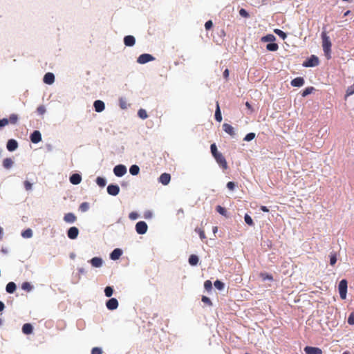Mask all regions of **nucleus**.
<instances>
[{
	"instance_id": "obj_1",
	"label": "nucleus",
	"mask_w": 354,
	"mask_h": 354,
	"mask_svg": "<svg viewBox=\"0 0 354 354\" xmlns=\"http://www.w3.org/2000/svg\"><path fill=\"white\" fill-rule=\"evenodd\" d=\"M322 47L323 50L325 53L326 57L328 59H330V48H331V42L329 37L326 35V32L322 33Z\"/></svg>"
},
{
	"instance_id": "obj_2",
	"label": "nucleus",
	"mask_w": 354,
	"mask_h": 354,
	"mask_svg": "<svg viewBox=\"0 0 354 354\" xmlns=\"http://www.w3.org/2000/svg\"><path fill=\"white\" fill-rule=\"evenodd\" d=\"M347 284L348 282L346 279H342L340 281L338 285V290L340 298L342 299H345L346 297L347 293Z\"/></svg>"
},
{
	"instance_id": "obj_3",
	"label": "nucleus",
	"mask_w": 354,
	"mask_h": 354,
	"mask_svg": "<svg viewBox=\"0 0 354 354\" xmlns=\"http://www.w3.org/2000/svg\"><path fill=\"white\" fill-rule=\"evenodd\" d=\"M319 64V59L315 55H311L307 60L303 63L304 67H314Z\"/></svg>"
},
{
	"instance_id": "obj_4",
	"label": "nucleus",
	"mask_w": 354,
	"mask_h": 354,
	"mask_svg": "<svg viewBox=\"0 0 354 354\" xmlns=\"http://www.w3.org/2000/svg\"><path fill=\"white\" fill-rule=\"evenodd\" d=\"M147 225L145 221H139L136 225V230L139 234H144L147 231Z\"/></svg>"
},
{
	"instance_id": "obj_5",
	"label": "nucleus",
	"mask_w": 354,
	"mask_h": 354,
	"mask_svg": "<svg viewBox=\"0 0 354 354\" xmlns=\"http://www.w3.org/2000/svg\"><path fill=\"white\" fill-rule=\"evenodd\" d=\"M114 174L118 177H122L127 173V168L123 165H116L113 169Z\"/></svg>"
},
{
	"instance_id": "obj_6",
	"label": "nucleus",
	"mask_w": 354,
	"mask_h": 354,
	"mask_svg": "<svg viewBox=\"0 0 354 354\" xmlns=\"http://www.w3.org/2000/svg\"><path fill=\"white\" fill-rule=\"evenodd\" d=\"M154 59H155V57H153L151 55L145 53V54L140 55L138 57L137 62L139 64H143L147 63L149 62L153 61Z\"/></svg>"
},
{
	"instance_id": "obj_7",
	"label": "nucleus",
	"mask_w": 354,
	"mask_h": 354,
	"mask_svg": "<svg viewBox=\"0 0 354 354\" xmlns=\"http://www.w3.org/2000/svg\"><path fill=\"white\" fill-rule=\"evenodd\" d=\"M214 158L216 160L217 163L220 165V167H221L223 169H227V163L226 162L225 157L223 156L221 153L217 154Z\"/></svg>"
},
{
	"instance_id": "obj_8",
	"label": "nucleus",
	"mask_w": 354,
	"mask_h": 354,
	"mask_svg": "<svg viewBox=\"0 0 354 354\" xmlns=\"http://www.w3.org/2000/svg\"><path fill=\"white\" fill-rule=\"evenodd\" d=\"M106 306L109 310H115L118 307V301L115 298H111L106 301Z\"/></svg>"
},
{
	"instance_id": "obj_9",
	"label": "nucleus",
	"mask_w": 354,
	"mask_h": 354,
	"mask_svg": "<svg viewBox=\"0 0 354 354\" xmlns=\"http://www.w3.org/2000/svg\"><path fill=\"white\" fill-rule=\"evenodd\" d=\"M107 192L111 196H117L120 192V187L117 185H109L107 187Z\"/></svg>"
},
{
	"instance_id": "obj_10",
	"label": "nucleus",
	"mask_w": 354,
	"mask_h": 354,
	"mask_svg": "<svg viewBox=\"0 0 354 354\" xmlns=\"http://www.w3.org/2000/svg\"><path fill=\"white\" fill-rule=\"evenodd\" d=\"M79 234V230L76 227H71L67 232L68 237L71 239H75Z\"/></svg>"
},
{
	"instance_id": "obj_11",
	"label": "nucleus",
	"mask_w": 354,
	"mask_h": 354,
	"mask_svg": "<svg viewBox=\"0 0 354 354\" xmlns=\"http://www.w3.org/2000/svg\"><path fill=\"white\" fill-rule=\"evenodd\" d=\"M304 351L306 354H322V351L317 347L306 346Z\"/></svg>"
},
{
	"instance_id": "obj_12",
	"label": "nucleus",
	"mask_w": 354,
	"mask_h": 354,
	"mask_svg": "<svg viewBox=\"0 0 354 354\" xmlns=\"http://www.w3.org/2000/svg\"><path fill=\"white\" fill-rule=\"evenodd\" d=\"M30 140L32 143H38L41 140V133L35 130L33 131V133L30 135Z\"/></svg>"
},
{
	"instance_id": "obj_13",
	"label": "nucleus",
	"mask_w": 354,
	"mask_h": 354,
	"mask_svg": "<svg viewBox=\"0 0 354 354\" xmlns=\"http://www.w3.org/2000/svg\"><path fill=\"white\" fill-rule=\"evenodd\" d=\"M93 106L96 112H102L105 109V104L102 100H95L93 103Z\"/></svg>"
},
{
	"instance_id": "obj_14",
	"label": "nucleus",
	"mask_w": 354,
	"mask_h": 354,
	"mask_svg": "<svg viewBox=\"0 0 354 354\" xmlns=\"http://www.w3.org/2000/svg\"><path fill=\"white\" fill-rule=\"evenodd\" d=\"M171 180V176L169 174L163 173L160 175L159 178V181L164 185H167L169 184Z\"/></svg>"
},
{
	"instance_id": "obj_15",
	"label": "nucleus",
	"mask_w": 354,
	"mask_h": 354,
	"mask_svg": "<svg viewBox=\"0 0 354 354\" xmlns=\"http://www.w3.org/2000/svg\"><path fill=\"white\" fill-rule=\"evenodd\" d=\"M77 220L76 216L73 213H67L64 216V221L68 223H73Z\"/></svg>"
},
{
	"instance_id": "obj_16",
	"label": "nucleus",
	"mask_w": 354,
	"mask_h": 354,
	"mask_svg": "<svg viewBox=\"0 0 354 354\" xmlns=\"http://www.w3.org/2000/svg\"><path fill=\"white\" fill-rule=\"evenodd\" d=\"M290 84L292 86L300 87L304 84V79L301 77H296L291 81Z\"/></svg>"
},
{
	"instance_id": "obj_17",
	"label": "nucleus",
	"mask_w": 354,
	"mask_h": 354,
	"mask_svg": "<svg viewBox=\"0 0 354 354\" xmlns=\"http://www.w3.org/2000/svg\"><path fill=\"white\" fill-rule=\"evenodd\" d=\"M18 147L17 142L14 139H10L7 142V149L10 151H15Z\"/></svg>"
},
{
	"instance_id": "obj_18",
	"label": "nucleus",
	"mask_w": 354,
	"mask_h": 354,
	"mask_svg": "<svg viewBox=\"0 0 354 354\" xmlns=\"http://www.w3.org/2000/svg\"><path fill=\"white\" fill-rule=\"evenodd\" d=\"M44 82L47 84H52L55 82V75L52 73H47L44 77Z\"/></svg>"
},
{
	"instance_id": "obj_19",
	"label": "nucleus",
	"mask_w": 354,
	"mask_h": 354,
	"mask_svg": "<svg viewBox=\"0 0 354 354\" xmlns=\"http://www.w3.org/2000/svg\"><path fill=\"white\" fill-rule=\"evenodd\" d=\"M223 129L225 132H226L231 136H234L235 135L234 129L232 125H230L227 123H224L223 124Z\"/></svg>"
},
{
	"instance_id": "obj_20",
	"label": "nucleus",
	"mask_w": 354,
	"mask_h": 354,
	"mask_svg": "<svg viewBox=\"0 0 354 354\" xmlns=\"http://www.w3.org/2000/svg\"><path fill=\"white\" fill-rule=\"evenodd\" d=\"M124 43L127 46H133L136 43L135 37L131 35L125 36Z\"/></svg>"
},
{
	"instance_id": "obj_21",
	"label": "nucleus",
	"mask_w": 354,
	"mask_h": 354,
	"mask_svg": "<svg viewBox=\"0 0 354 354\" xmlns=\"http://www.w3.org/2000/svg\"><path fill=\"white\" fill-rule=\"evenodd\" d=\"M122 254V250H120L119 248H116V249L113 250V252L111 253L110 258L112 260H117L121 257Z\"/></svg>"
},
{
	"instance_id": "obj_22",
	"label": "nucleus",
	"mask_w": 354,
	"mask_h": 354,
	"mask_svg": "<svg viewBox=\"0 0 354 354\" xmlns=\"http://www.w3.org/2000/svg\"><path fill=\"white\" fill-rule=\"evenodd\" d=\"M102 259L100 257H93L91 259L90 263L95 268H100L102 265Z\"/></svg>"
},
{
	"instance_id": "obj_23",
	"label": "nucleus",
	"mask_w": 354,
	"mask_h": 354,
	"mask_svg": "<svg viewBox=\"0 0 354 354\" xmlns=\"http://www.w3.org/2000/svg\"><path fill=\"white\" fill-rule=\"evenodd\" d=\"M82 180V177L78 174H74L70 177V182L73 185H78Z\"/></svg>"
},
{
	"instance_id": "obj_24",
	"label": "nucleus",
	"mask_w": 354,
	"mask_h": 354,
	"mask_svg": "<svg viewBox=\"0 0 354 354\" xmlns=\"http://www.w3.org/2000/svg\"><path fill=\"white\" fill-rule=\"evenodd\" d=\"M22 331L24 334L29 335L33 331L32 326L30 324H25L22 327Z\"/></svg>"
},
{
	"instance_id": "obj_25",
	"label": "nucleus",
	"mask_w": 354,
	"mask_h": 354,
	"mask_svg": "<svg viewBox=\"0 0 354 354\" xmlns=\"http://www.w3.org/2000/svg\"><path fill=\"white\" fill-rule=\"evenodd\" d=\"M275 40H276L275 36L272 34H268V35L263 36L261 38V41H262V42H273Z\"/></svg>"
},
{
	"instance_id": "obj_26",
	"label": "nucleus",
	"mask_w": 354,
	"mask_h": 354,
	"mask_svg": "<svg viewBox=\"0 0 354 354\" xmlns=\"http://www.w3.org/2000/svg\"><path fill=\"white\" fill-rule=\"evenodd\" d=\"M17 288V286L14 282H9L6 287V292L8 293H13Z\"/></svg>"
},
{
	"instance_id": "obj_27",
	"label": "nucleus",
	"mask_w": 354,
	"mask_h": 354,
	"mask_svg": "<svg viewBox=\"0 0 354 354\" xmlns=\"http://www.w3.org/2000/svg\"><path fill=\"white\" fill-rule=\"evenodd\" d=\"M215 119L216 121H218L219 122H221V120H222V115H221V110H220V107H219V104H218V102H216V109L215 111Z\"/></svg>"
},
{
	"instance_id": "obj_28",
	"label": "nucleus",
	"mask_w": 354,
	"mask_h": 354,
	"mask_svg": "<svg viewBox=\"0 0 354 354\" xmlns=\"http://www.w3.org/2000/svg\"><path fill=\"white\" fill-rule=\"evenodd\" d=\"M198 263V257L195 254H191L189 257V263L191 266H196Z\"/></svg>"
},
{
	"instance_id": "obj_29",
	"label": "nucleus",
	"mask_w": 354,
	"mask_h": 354,
	"mask_svg": "<svg viewBox=\"0 0 354 354\" xmlns=\"http://www.w3.org/2000/svg\"><path fill=\"white\" fill-rule=\"evenodd\" d=\"M12 165L13 161L10 158H5L3 161V166L6 169H10L12 166Z\"/></svg>"
},
{
	"instance_id": "obj_30",
	"label": "nucleus",
	"mask_w": 354,
	"mask_h": 354,
	"mask_svg": "<svg viewBox=\"0 0 354 354\" xmlns=\"http://www.w3.org/2000/svg\"><path fill=\"white\" fill-rule=\"evenodd\" d=\"M139 171H140V168L138 165H136L131 166V167L129 169V172L133 176H136V175L138 174Z\"/></svg>"
},
{
	"instance_id": "obj_31",
	"label": "nucleus",
	"mask_w": 354,
	"mask_h": 354,
	"mask_svg": "<svg viewBox=\"0 0 354 354\" xmlns=\"http://www.w3.org/2000/svg\"><path fill=\"white\" fill-rule=\"evenodd\" d=\"M278 48L279 46L276 43H270L266 46V49L269 51H277Z\"/></svg>"
},
{
	"instance_id": "obj_32",
	"label": "nucleus",
	"mask_w": 354,
	"mask_h": 354,
	"mask_svg": "<svg viewBox=\"0 0 354 354\" xmlns=\"http://www.w3.org/2000/svg\"><path fill=\"white\" fill-rule=\"evenodd\" d=\"M9 123L15 124L18 121V115L17 114H11L8 119Z\"/></svg>"
},
{
	"instance_id": "obj_33",
	"label": "nucleus",
	"mask_w": 354,
	"mask_h": 354,
	"mask_svg": "<svg viewBox=\"0 0 354 354\" xmlns=\"http://www.w3.org/2000/svg\"><path fill=\"white\" fill-rule=\"evenodd\" d=\"M314 89H315V88H314V87H313V86H310V87H307V88H306L303 91V92H302V93H301L302 97H306V96H307V95H310V93H312V92L313 91V90H314Z\"/></svg>"
},
{
	"instance_id": "obj_34",
	"label": "nucleus",
	"mask_w": 354,
	"mask_h": 354,
	"mask_svg": "<svg viewBox=\"0 0 354 354\" xmlns=\"http://www.w3.org/2000/svg\"><path fill=\"white\" fill-rule=\"evenodd\" d=\"M138 115L141 119L143 120L146 119L148 117L147 111L143 109H140L138 110Z\"/></svg>"
},
{
	"instance_id": "obj_35",
	"label": "nucleus",
	"mask_w": 354,
	"mask_h": 354,
	"mask_svg": "<svg viewBox=\"0 0 354 354\" xmlns=\"http://www.w3.org/2000/svg\"><path fill=\"white\" fill-rule=\"evenodd\" d=\"M21 236L24 238H30V237H32V230L31 229H27V230H24V232H22Z\"/></svg>"
},
{
	"instance_id": "obj_36",
	"label": "nucleus",
	"mask_w": 354,
	"mask_h": 354,
	"mask_svg": "<svg viewBox=\"0 0 354 354\" xmlns=\"http://www.w3.org/2000/svg\"><path fill=\"white\" fill-rule=\"evenodd\" d=\"M80 210L82 212H86L89 209V204L87 202L81 203L79 207Z\"/></svg>"
},
{
	"instance_id": "obj_37",
	"label": "nucleus",
	"mask_w": 354,
	"mask_h": 354,
	"mask_svg": "<svg viewBox=\"0 0 354 354\" xmlns=\"http://www.w3.org/2000/svg\"><path fill=\"white\" fill-rule=\"evenodd\" d=\"M214 287L219 290H223L225 286L224 283L219 280L215 281L214 283Z\"/></svg>"
},
{
	"instance_id": "obj_38",
	"label": "nucleus",
	"mask_w": 354,
	"mask_h": 354,
	"mask_svg": "<svg viewBox=\"0 0 354 354\" xmlns=\"http://www.w3.org/2000/svg\"><path fill=\"white\" fill-rule=\"evenodd\" d=\"M21 288L27 292H30L32 289V286L28 282H24Z\"/></svg>"
},
{
	"instance_id": "obj_39",
	"label": "nucleus",
	"mask_w": 354,
	"mask_h": 354,
	"mask_svg": "<svg viewBox=\"0 0 354 354\" xmlns=\"http://www.w3.org/2000/svg\"><path fill=\"white\" fill-rule=\"evenodd\" d=\"M274 32L283 39H285L287 37L286 34L280 29H274Z\"/></svg>"
},
{
	"instance_id": "obj_40",
	"label": "nucleus",
	"mask_w": 354,
	"mask_h": 354,
	"mask_svg": "<svg viewBox=\"0 0 354 354\" xmlns=\"http://www.w3.org/2000/svg\"><path fill=\"white\" fill-rule=\"evenodd\" d=\"M113 290L112 288V287L111 286H106L104 289V293H105V295L107 297H110L112 296L113 295Z\"/></svg>"
},
{
	"instance_id": "obj_41",
	"label": "nucleus",
	"mask_w": 354,
	"mask_h": 354,
	"mask_svg": "<svg viewBox=\"0 0 354 354\" xmlns=\"http://www.w3.org/2000/svg\"><path fill=\"white\" fill-rule=\"evenodd\" d=\"M260 276L262 278V279L264 281L265 280H270V281L273 280V277L271 274L266 273V272L261 273Z\"/></svg>"
},
{
	"instance_id": "obj_42",
	"label": "nucleus",
	"mask_w": 354,
	"mask_h": 354,
	"mask_svg": "<svg viewBox=\"0 0 354 354\" xmlns=\"http://www.w3.org/2000/svg\"><path fill=\"white\" fill-rule=\"evenodd\" d=\"M245 222L250 226L254 225V222L252 218L248 214H245L244 216Z\"/></svg>"
},
{
	"instance_id": "obj_43",
	"label": "nucleus",
	"mask_w": 354,
	"mask_h": 354,
	"mask_svg": "<svg viewBox=\"0 0 354 354\" xmlns=\"http://www.w3.org/2000/svg\"><path fill=\"white\" fill-rule=\"evenodd\" d=\"M195 231L199 234V236L202 240L206 239L205 232L203 229L196 228Z\"/></svg>"
},
{
	"instance_id": "obj_44",
	"label": "nucleus",
	"mask_w": 354,
	"mask_h": 354,
	"mask_svg": "<svg viewBox=\"0 0 354 354\" xmlns=\"http://www.w3.org/2000/svg\"><path fill=\"white\" fill-rule=\"evenodd\" d=\"M96 183L100 187H104L106 185L105 179L102 177H97L96 179Z\"/></svg>"
},
{
	"instance_id": "obj_45",
	"label": "nucleus",
	"mask_w": 354,
	"mask_h": 354,
	"mask_svg": "<svg viewBox=\"0 0 354 354\" xmlns=\"http://www.w3.org/2000/svg\"><path fill=\"white\" fill-rule=\"evenodd\" d=\"M216 209L220 214L226 216L227 211L224 207H221V205H218L216 207Z\"/></svg>"
},
{
	"instance_id": "obj_46",
	"label": "nucleus",
	"mask_w": 354,
	"mask_h": 354,
	"mask_svg": "<svg viewBox=\"0 0 354 354\" xmlns=\"http://www.w3.org/2000/svg\"><path fill=\"white\" fill-rule=\"evenodd\" d=\"M210 148H211V152L214 157L216 156L217 154L220 153V152L218 151L217 147L214 143L211 145Z\"/></svg>"
},
{
	"instance_id": "obj_47",
	"label": "nucleus",
	"mask_w": 354,
	"mask_h": 354,
	"mask_svg": "<svg viewBox=\"0 0 354 354\" xmlns=\"http://www.w3.org/2000/svg\"><path fill=\"white\" fill-rule=\"evenodd\" d=\"M255 138V133H248L245 137L244 138V140L249 142L253 140Z\"/></svg>"
},
{
	"instance_id": "obj_48",
	"label": "nucleus",
	"mask_w": 354,
	"mask_h": 354,
	"mask_svg": "<svg viewBox=\"0 0 354 354\" xmlns=\"http://www.w3.org/2000/svg\"><path fill=\"white\" fill-rule=\"evenodd\" d=\"M239 15L244 18H248L250 17L248 12L243 8L239 10Z\"/></svg>"
},
{
	"instance_id": "obj_49",
	"label": "nucleus",
	"mask_w": 354,
	"mask_h": 354,
	"mask_svg": "<svg viewBox=\"0 0 354 354\" xmlns=\"http://www.w3.org/2000/svg\"><path fill=\"white\" fill-rule=\"evenodd\" d=\"M204 287L207 291L210 290L212 287V282L209 280L205 281L204 283Z\"/></svg>"
},
{
	"instance_id": "obj_50",
	"label": "nucleus",
	"mask_w": 354,
	"mask_h": 354,
	"mask_svg": "<svg viewBox=\"0 0 354 354\" xmlns=\"http://www.w3.org/2000/svg\"><path fill=\"white\" fill-rule=\"evenodd\" d=\"M354 93V85L349 86L346 90V96H350Z\"/></svg>"
},
{
	"instance_id": "obj_51",
	"label": "nucleus",
	"mask_w": 354,
	"mask_h": 354,
	"mask_svg": "<svg viewBox=\"0 0 354 354\" xmlns=\"http://www.w3.org/2000/svg\"><path fill=\"white\" fill-rule=\"evenodd\" d=\"M347 322L350 325H354V313L349 315Z\"/></svg>"
},
{
	"instance_id": "obj_52",
	"label": "nucleus",
	"mask_w": 354,
	"mask_h": 354,
	"mask_svg": "<svg viewBox=\"0 0 354 354\" xmlns=\"http://www.w3.org/2000/svg\"><path fill=\"white\" fill-rule=\"evenodd\" d=\"M37 111L38 114L43 115L46 112V108L44 107V106L41 105L37 107Z\"/></svg>"
},
{
	"instance_id": "obj_53",
	"label": "nucleus",
	"mask_w": 354,
	"mask_h": 354,
	"mask_svg": "<svg viewBox=\"0 0 354 354\" xmlns=\"http://www.w3.org/2000/svg\"><path fill=\"white\" fill-rule=\"evenodd\" d=\"M102 351L99 347H94V348H93V349L91 351V354H102Z\"/></svg>"
},
{
	"instance_id": "obj_54",
	"label": "nucleus",
	"mask_w": 354,
	"mask_h": 354,
	"mask_svg": "<svg viewBox=\"0 0 354 354\" xmlns=\"http://www.w3.org/2000/svg\"><path fill=\"white\" fill-rule=\"evenodd\" d=\"M201 300L203 302H204L205 304H206L209 306L212 305V301H211L210 299L206 296H203Z\"/></svg>"
},
{
	"instance_id": "obj_55",
	"label": "nucleus",
	"mask_w": 354,
	"mask_h": 354,
	"mask_svg": "<svg viewBox=\"0 0 354 354\" xmlns=\"http://www.w3.org/2000/svg\"><path fill=\"white\" fill-rule=\"evenodd\" d=\"M336 262H337L336 255L335 254H331L330 257V264L331 266H334Z\"/></svg>"
},
{
	"instance_id": "obj_56",
	"label": "nucleus",
	"mask_w": 354,
	"mask_h": 354,
	"mask_svg": "<svg viewBox=\"0 0 354 354\" xmlns=\"http://www.w3.org/2000/svg\"><path fill=\"white\" fill-rule=\"evenodd\" d=\"M8 124H9L8 119L3 118V119L0 120V128L3 127Z\"/></svg>"
},
{
	"instance_id": "obj_57",
	"label": "nucleus",
	"mask_w": 354,
	"mask_h": 354,
	"mask_svg": "<svg viewBox=\"0 0 354 354\" xmlns=\"http://www.w3.org/2000/svg\"><path fill=\"white\" fill-rule=\"evenodd\" d=\"M129 217L131 220H136L138 218V214L135 212H132L129 214Z\"/></svg>"
},
{
	"instance_id": "obj_58",
	"label": "nucleus",
	"mask_w": 354,
	"mask_h": 354,
	"mask_svg": "<svg viewBox=\"0 0 354 354\" xmlns=\"http://www.w3.org/2000/svg\"><path fill=\"white\" fill-rule=\"evenodd\" d=\"M24 187L26 190L29 191L32 189V183H30L29 181L26 180L24 182Z\"/></svg>"
},
{
	"instance_id": "obj_59",
	"label": "nucleus",
	"mask_w": 354,
	"mask_h": 354,
	"mask_svg": "<svg viewBox=\"0 0 354 354\" xmlns=\"http://www.w3.org/2000/svg\"><path fill=\"white\" fill-rule=\"evenodd\" d=\"M213 26V23L211 20H209L207 21L205 24V28L206 30H209Z\"/></svg>"
},
{
	"instance_id": "obj_60",
	"label": "nucleus",
	"mask_w": 354,
	"mask_h": 354,
	"mask_svg": "<svg viewBox=\"0 0 354 354\" xmlns=\"http://www.w3.org/2000/svg\"><path fill=\"white\" fill-rule=\"evenodd\" d=\"M152 213L150 211H147L144 214V218L146 219H149L152 217Z\"/></svg>"
},
{
	"instance_id": "obj_61",
	"label": "nucleus",
	"mask_w": 354,
	"mask_h": 354,
	"mask_svg": "<svg viewBox=\"0 0 354 354\" xmlns=\"http://www.w3.org/2000/svg\"><path fill=\"white\" fill-rule=\"evenodd\" d=\"M234 187L235 185L233 182L230 181L227 183V187L230 190H233L234 189Z\"/></svg>"
},
{
	"instance_id": "obj_62",
	"label": "nucleus",
	"mask_w": 354,
	"mask_h": 354,
	"mask_svg": "<svg viewBox=\"0 0 354 354\" xmlns=\"http://www.w3.org/2000/svg\"><path fill=\"white\" fill-rule=\"evenodd\" d=\"M229 73H230L229 70H228L227 68H226V69L224 71V72H223V77H224V78H225V79H226V80H227V79L228 78V77H229Z\"/></svg>"
},
{
	"instance_id": "obj_63",
	"label": "nucleus",
	"mask_w": 354,
	"mask_h": 354,
	"mask_svg": "<svg viewBox=\"0 0 354 354\" xmlns=\"http://www.w3.org/2000/svg\"><path fill=\"white\" fill-rule=\"evenodd\" d=\"M261 210L264 212H269V209H268V208L266 206H261Z\"/></svg>"
},
{
	"instance_id": "obj_64",
	"label": "nucleus",
	"mask_w": 354,
	"mask_h": 354,
	"mask_svg": "<svg viewBox=\"0 0 354 354\" xmlns=\"http://www.w3.org/2000/svg\"><path fill=\"white\" fill-rule=\"evenodd\" d=\"M5 308L4 304L0 301V312L2 311Z\"/></svg>"
}]
</instances>
